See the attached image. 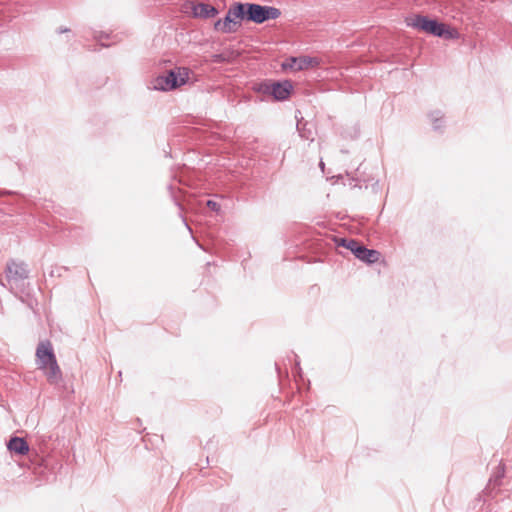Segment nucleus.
Returning a JSON list of instances; mask_svg holds the SVG:
<instances>
[{"label": "nucleus", "instance_id": "nucleus-19", "mask_svg": "<svg viewBox=\"0 0 512 512\" xmlns=\"http://www.w3.org/2000/svg\"><path fill=\"white\" fill-rule=\"evenodd\" d=\"M285 68L289 67L291 69L296 70V64L290 61V58L287 60V63L283 65Z\"/></svg>", "mask_w": 512, "mask_h": 512}, {"label": "nucleus", "instance_id": "nucleus-15", "mask_svg": "<svg viewBox=\"0 0 512 512\" xmlns=\"http://www.w3.org/2000/svg\"><path fill=\"white\" fill-rule=\"evenodd\" d=\"M429 117L432 121L433 129L436 131L440 130L444 124L442 112L439 110L433 111L430 113Z\"/></svg>", "mask_w": 512, "mask_h": 512}, {"label": "nucleus", "instance_id": "nucleus-16", "mask_svg": "<svg viewBox=\"0 0 512 512\" xmlns=\"http://www.w3.org/2000/svg\"><path fill=\"white\" fill-rule=\"evenodd\" d=\"M168 189L170 190V193H171V197L175 203V205L179 208L180 212H179V216L181 217L182 221L184 222L185 226L187 227V229L191 232V228L188 226L183 214H182V205L180 204V202L178 201V199L176 198L175 194H174V191H173V187L170 185L168 187Z\"/></svg>", "mask_w": 512, "mask_h": 512}, {"label": "nucleus", "instance_id": "nucleus-14", "mask_svg": "<svg viewBox=\"0 0 512 512\" xmlns=\"http://www.w3.org/2000/svg\"><path fill=\"white\" fill-rule=\"evenodd\" d=\"M379 257L380 253L377 250L365 248L363 258H361V261L366 262L368 264H372L377 262L379 260Z\"/></svg>", "mask_w": 512, "mask_h": 512}, {"label": "nucleus", "instance_id": "nucleus-12", "mask_svg": "<svg viewBox=\"0 0 512 512\" xmlns=\"http://www.w3.org/2000/svg\"><path fill=\"white\" fill-rule=\"evenodd\" d=\"M248 5L249 3H236L229 8L230 15L233 19H245L248 21Z\"/></svg>", "mask_w": 512, "mask_h": 512}, {"label": "nucleus", "instance_id": "nucleus-10", "mask_svg": "<svg viewBox=\"0 0 512 512\" xmlns=\"http://www.w3.org/2000/svg\"><path fill=\"white\" fill-rule=\"evenodd\" d=\"M7 448L18 455H26L29 452L26 440L20 437H12L7 444Z\"/></svg>", "mask_w": 512, "mask_h": 512}, {"label": "nucleus", "instance_id": "nucleus-13", "mask_svg": "<svg viewBox=\"0 0 512 512\" xmlns=\"http://www.w3.org/2000/svg\"><path fill=\"white\" fill-rule=\"evenodd\" d=\"M231 23L235 24V21H234L232 15H230V12L228 11L226 16L223 19H219L218 21L215 22L214 28L216 30H220L224 33H229V32H232Z\"/></svg>", "mask_w": 512, "mask_h": 512}, {"label": "nucleus", "instance_id": "nucleus-1", "mask_svg": "<svg viewBox=\"0 0 512 512\" xmlns=\"http://www.w3.org/2000/svg\"><path fill=\"white\" fill-rule=\"evenodd\" d=\"M36 362L39 370H42L50 384L56 385L62 381V372L53 352L51 343L41 341L36 348Z\"/></svg>", "mask_w": 512, "mask_h": 512}, {"label": "nucleus", "instance_id": "nucleus-3", "mask_svg": "<svg viewBox=\"0 0 512 512\" xmlns=\"http://www.w3.org/2000/svg\"><path fill=\"white\" fill-rule=\"evenodd\" d=\"M190 70L186 67H176L155 78L154 89L170 91L185 85L189 79Z\"/></svg>", "mask_w": 512, "mask_h": 512}, {"label": "nucleus", "instance_id": "nucleus-6", "mask_svg": "<svg viewBox=\"0 0 512 512\" xmlns=\"http://www.w3.org/2000/svg\"><path fill=\"white\" fill-rule=\"evenodd\" d=\"M6 277L9 283L17 285L29 276V270L24 262L11 259L6 264Z\"/></svg>", "mask_w": 512, "mask_h": 512}, {"label": "nucleus", "instance_id": "nucleus-20", "mask_svg": "<svg viewBox=\"0 0 512 512\" xmlns=\"http://www.w3.org/2000/svg\"><path fill=\"white\" fill-rule=\"evenodd\" d=\"M105 37H107V35H105ZM95 38L98 40V41H101L102 38H104V35H100V36H95Z\"/></svg>", "mask_w": 512, "mask_h": 512}, {"label": "nucleus", "instance_id": "nucleus-7", "mask_svg": "<svg viewBox=\"0 0 512 512\" xmlns=\"http://www.w3.org/2000/svg\"><path fill=\"white\" fill-rule=\"evenodd\" d=\"M271 94L276 100H285L289 97L292 85L289 81L274 82L270 85Z\"/></svg>", "mask_w": 512, "mask_h": 512}, {"label": "nucleus", "instance_id": "nucleus-17", "mask_svg": "<svg viewBox=\"0 0 512 512\" xmlns=\"http://www.w3.org/2000/svg\"><path fill=\"white\" fill-rule=\"evenodd\" d=\"M297 129L299 130L300 136L302 138H305V139L311 140V141L313 140V138L311 137V132L310 131L306 132L304 129L302 130L300 128V124L297 125Z\"/></svg>", "mask_w": 512, "mask_h": 512}, {"label": "nucleus", "instance_id": "nucleus-5", "mask_svg": "<svg viewBox=\"0 0 512 512\" xmlns=\"http://www.w3.org/2000/svg\"><path fill=\"white\" fill-rule=\"evenodd\" d=\"M281 15V11L272 6H263L256 3L248 5V21L261 24L270 19H277Z\"/></svg>", "mask_w": 512, "mask_h": 512}, {"label": "nucleus", "instance_id": "nucleus-8", "mask_svg": "<svg viewBox=\"0 0 512 512\" xmlns=\"http://www.w3.org/2000/svg\"><path fill=\"white\" fill-rule=\"evenodd\" d=\"M192 13L194 17L208 19L216 16L218 10L210 4L198 3L192 6Z\"/></svg>", "mask_w": 512, "mask_h": 512}, {"label": "nucleus", "instance_id": "nucleus-4", "mask_svg": "<svg viewBox=\"0 0 512 512\" xmlns=\"http://www.w3.org/2000/svg\"><path fill=\"white\" fill-rule=\"evenodd\" d=\"M408 25L437 37H444L446 39L454 37L453 32L447 29L445 24L429 19L426 16L417 15Z\"/></svg>", "mask_w": 512, "mask_h": 512}, {"label": "nucleus", "instance_id": "nucleus-2", "mask_svg": "<svg viewBox=\"0 0 512 512\" xmlns=\"http://www.w3.org/2000/svg\"><path fill=\"white\" fill-rule=\"evenodd\" d=\"M504 476L505 467L504 465L499 464L496 468L495 473L490 477L489 483L485 490L483 491V494L480 495L477 499H475V504L473 506L474 509L479 507L483 511L484 506L486 505L487 512H497L496 510H494V506L495 504L498 503L499 500H502V498H499V495L501 493L499 487Z\"/></svg>", "mask_w": 512, "mask_h": 512}, {"label": "nucleus", "instance_id": "nucleus-21", "mask_svg": "<svg viewBox=\"0 0 512 512\" xmlns=\"http://www.w3.org/2000/svg\"><path fill=\"white\" fill-rule=\"evenodd\" d=\"M68 31H69V29H68V28H64V29H62V28H61V29L59 30V33H64V32H68Z\"/></svg>", "mask_w": 512, "mask_h": 512}, {"label": "nucleus", "instance_id": "nucleus-11", "mask_svg": "<svg viewBox=\"0 0 512 512\" xmlns=\"http://www.w3.org/2000/svg\"><path fill=\"white\" fill-rule=\"evenodd\" d=\"M290 61L296 64V71L304 70L309 67H314L319 63L316 58L309 56L291 57Z\"/></svg>", "mask_w": 512, "mask_h": 512}, {"label": "nucleus", "instance_id": "nucleus-18", "mask_svg": "<svg viewBox=\"0 0 512 512\" xmlns=\"http://www.w3.org/2000/svg\"><path fill=\"white\" fill-rule=\"evenodd\" d=\"M206 204L213 211H218L220 209V205L213 200H208Z\"/></svg>", "mask_w": 512, "mask_h": 512}, {"label": "nucleus", "instance_id": "nucleus-22", "mask_svg": "<svg viewBox=\"0 0 512 512\" xmlns=\"http://www.w3.org/2000/svg\"><path fill=\"white\" fill-rule=\"evenodd\" d=\"M296 369H297V371L300 373L301 368H300V364H299V362H297V363H296Z\"/></svg>", "mask_w": 512, "mask_h": 512}, {"label": "nucleus", "instance_id": "nucleus-9", "mask_svg": "<svg viewBox=\"0 0 512 512\" xmlns=\"http://www.w3.org/2000/svg\"><path fill=\"white\" fill-rule=\"evenodd\" d=\"M339 245L349 249L359 260L363 258V253L366 247L362 245L359 241L355 239L342 238L339 242Z\"/></svg>", "mask_w": 512, "mask_h": 512}]
</instances>
